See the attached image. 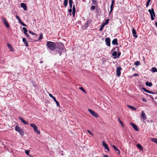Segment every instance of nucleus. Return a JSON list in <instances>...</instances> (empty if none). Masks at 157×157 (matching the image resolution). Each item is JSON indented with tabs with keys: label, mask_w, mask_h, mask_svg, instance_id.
<instances>
[{
	"label": "nucleus",
	"mask_w": 157,
	"mask_h": 157,
	"mask_svg": "<svg viewBox=\"0 0 157 157\" xmlns=\"http://www.w3.org/2000/svg\"><path fill=\"white\" fill-rule=\"evenodd\" d=\"M56 51L59 54L60 56L61 55L62 52H66L65 48L64 45L62 43L59 42L57 43V47Z\"/></svg>",
	"instance_id": "nucleus-1"
},
{
	"label": "nucleus",
	"mask_w": 157,
	"mask_h": 157,
	"mask_svg": "<svg viewBox=\"0 0 157 157\" xmlns=\"http://www.w3.org/2000/svg\"><path fill=\"white\" fill-rule=\"evenodd\" d=\"M47 47L51 51L55 50L56 46L54 42L48 41L47 43Z\"/></svg>",
	"instance_id": "nucleus-2"
},
{
	"label": "nucleus",
	"mask_w": 157,
	"mask_h": 157,
	"mask_svg": "<svg viewBox=\"0 0 157 157\" xmlns=\"http://www.w3.org/2000/svg\"><path fill=\"white\" fill-rule=\"evenodd\" d=\"M15 130L17 132L21 135L23 136L24 132L23 130L18 126L16 125L15 126Z\"/></svg>",
	"instance_id": "nucleus-3"
},
{
	"label": "nucleus",
	"mask_w": 157,
	"mask_h": 157,
	"mask_svg": "<svg viewBox=\"0 0 157 157\" xmlns=\"http://www.w3.org/2000/svg\"><path fill=\"white\" fill-rule=\"evenodd\" d=\"M30 126L33 128L34 131L37 134H39L40 133V132L37 129V126L33 123H32L30 124Z\"/></svg>",
	"instance_id": "nucleus-4"
},
{
	"label": "nucleus",
	"mask_w": 157,
	"mask_h": 157,
	"mask_svg": "<svg viewBox=\"0 0 157 157\" xmlns=\"http://www.w3.org/2000/svg\"><path fill=\"white\" fill-rule=\"evenodd\" d=\"M1 20L3 22L4 25L7 27L9 28L10 27L9 25V24L6 19L4 17H2L1 18Z\"/></svg>",
	"instance_id": "nucleus-5"
},
{
	"label": "nucleus",
	"mask_w": 157,
	"mask_h": 157,
	"mask_svg": "<svg viewBox=\"0 0 157 157\" xmlns=\"http://www.w3.org/2000/svg\"><path fill=\"white\" fill-rule=\"evenodd\" d=\"M149 13H150L151 16V19L152 20L154 19V17H155V12L153 9L151 10L149 9L148 10Z\"/></svg>",
	"instance_id": "nucleus-6"
},
{
	"label": "nucleus",
	"mask_w": 157,
	"mask_h": 157,
	"mask_svg": "<svg viewBox=\"0 0 157 157\" xmlns=\"http://www.w3.org/2000/svg\"><path fill=\"white\" fill-rule=\"evenodd\" d=\"M88 110L93 116L97 118L98 117V115L94 111L90 109H89Z\"/></svg>",
	"instance_id": "nucleus-7"
},
{
	"label": "nucleus",
	"mask_w": 157,
	"mask_h": 157,
	"mask_svg": "<svg viewBox=\"0 0 157 157\" xmlns=\"http://www.w3.org/2000/svg\"><path fill=\"white\" fill-rule=\"evenodd\" d=\"M121 68L120 67H117L116 70V75L117 76L119 77L121 75Z\"/></svg>",
	"instance_id": "nucleus-8"
},
{
	"label": "nucleus",
	"mask_w": 157,
	"mask_h": 157,
	"mask_svg": "<svg viewBox=\"0 0 157 157\" xmlns=\"http://www.w3.org/2000/svg\"><path fill=\"white\" fill-rule=\"evenodd\" d=\"M102 144L103 146L105 147V148L108 151H109V149L108 147V145L105 143L104 141H102Z\"/></svg>",
	"instance_id": "nucleus-9"
},
{
	"label": "nucleus",
	"mask_w": 157,
	"mask_h": 157,
	"mask_svg": "<svg viewBox=\"0 0 157 157\" xmlns=\"http://www.w3.org/2000/svg\"><path fill=\"white\" fill-rule=\"evenodd\" d=\"M121 55L120 52L118 53V55L117 54V52L116 51H114L112 55L115 56V58H117L119 57Z\"/></svg>",
	"instance_id": "nucleus-10"
},
{
	"label": "nucleus",
	"mask_w": 157,
	"mask_h": 157,
	"mask_svg": "<svg viewBox=\"0 0 157 157\" xmlns=\"http://www.w3.org/2000/svg\"><path fill=\"white\" fill-rule=\"evenodd\" d=\"M130 125L133 127V128L135 130H136V131H139V129L137 126L136 124L132 123H131Z\"/></svg>",
	"instance_id": "nucleus-11"
},
{
	"label": "nucleus",
	"mask_w": 157,
	"mask_h": 157,
	"mask_svg": "<svg viewBox=\"0 0 157 157\" xmlns=\"http://www.w3.org/2000/svg\"><path fill=\"white\" fill-rule=\"evenodd\" d=\"M19 120L24 124L28 125L29 123L28 122L24 120L22 118L19 117Z\"/></svg>",
	"instance_id": "nucleus-12"
},
{
	"label": "nucleus",
	"mask_w": 157,
	"mask_h": 157,
	"mask_svg": "<svg viewBox=\"0 0 157 157\" xmlns=\"http://www.w3.org/2000/svg\"><path fill=\"white\" fill-rule=\"evenodd\" d=\"M132 33L133 36L135 38L137 37V35H136V31L134 29H132Z\"/></svg>",
	"instance_id": "nucleus-13"
},
{
	"label": "nucleus",
	"mask_w": 157,
	"mask_h": 157,
	"mask_svg": "<svg viewBox=\"0 0 157 157\" xmlns=\"http://www.w3.org/2000/svg\"><path fill=\"white\" fill-rule=\"evenodd\" d=\"M110 39L109 38H106L105 39V41L107 46H109L110 45Z\"/></svg>",
	"instance_id": "nucleus-14"
},
{
	"label": "nucleus",
	"mask_w": 157,
	"mask_h": 157,
	"mask_svg": "<svg viewBox=\"0 0 157 157\" xmlns=\"http://www.w3.org/2000/svg\"><path fill=\"white\" fill-rule=\"evenodd\" d=\"M114 2H115L114 0H113L112 1L111 4V5L110 6L111 9H110V11L109 12L110 13L113 10V4L114 3Z\"/></svg>",
	"instance_id": "nucleus-15"
},
{
	"label": "nucleus",
	"mask_w": 157,
	"mask_h": 157,
	"mask_svg": "<svg viewBox=\"0 0 157 157\" xmlns=\"http://www.w3.org/2000/svg\"><path fill=\"white\" fill-rule=\"evenodd\" d=\"M21 6L25 10H27V6L24 3H21Z\"/></svg>",
	"instance_id": "nucleus-16"
},
{
	"label": "nucleus",
	"mask_w": 157,
	"mask_h": 157,
	"mask_svg": "<svg viewBox=\"0 0 157 157\" xmlns=\"http://www.w3.org/2000/svg\"><path fill=\"white\" fill-rule=\"evenodd\" d=\"M141 116L144 119H146V116L144 111H142Z\"/></svg>",
	"instance_id": "nucleus-17"
},
{
	"label": "nucleus",
	"mask_w": 157,
	"mask_h": 157,
	"mask_svg": "<svg viewBox=\"0 0 157 157\" xmlns=\"http://www.w3.org/2000/svg\"><path fill=\"white\" fill-rule=\"evenodd\" d=\"M22 29H23V30L24 31V33L25 34V35H26L27 36H29L28 35V34L27 33L28 31H27V29H26V28H25V27H23Z\"/></svg>",
	"instance_id": "nucleus-18"
},
{
	"label": "nucleus",
	"mask_w": 157,
	"mask_h": 157,
	"mask_svg": "<svg viewBox=\"0 0 157 157\" xmlns=\"http://www.w3.org/2000/svg\"><path fill=\"white\" fill-rule=\"evenodd\" d=\"M7 47L11 51H13L14 49L12 48V45L10 44H7Z\"/></svg>",
	"instance_id": "nucleus-19"
},
{
	"label": "nucleus",
	"mask_w": 157,
	"mask_h": 157,
	"mask_svg": "<svg viewBox=\"0 0 157 157\" xmlns=\"http://www.w3.org/2000/svg\"><path fill=\"white\" fill-rule=\"evenodd\" d=\"M117 39H115L112 41V43L113 44L118 45L117 43Z\"/></svg>",
	"instance_id": "nucleus-20"
},
{
	"label": "nucleus",
	"mask_w": 157,
	"mask_h": 157,
	"mask_svg": "<svg viewBox=\"0 0 157 157\" xmlns=\"http://www.w3.org/2000/svg\"><path fill=\"white\" fill-rule=\"evenodd\" d=\"M22 41L23 42H24V43L26 46L27 47L28 46V42L26 41V39L25 38H23L22 39Z\"/></svg>",
	"instance_id": "nucleus-21"
},
{
	"label": "nucleus",
	"mask_w": 157,
	"mask_h": 157,
	"mask_svg": "<svg viewBox=\"0 0 157 157\" xmlns=\"http://www.w3.org/2000/svg\"><path fill=\"white\" fill-rule=\"evenodd\" d=\"M157 71V69L155 67H153L151 68V71H152L153 73L155 72H156Z\"/></svg>",
	"instance_id": "nucleus-22"
},
{
	"label": "nucleus",
	"mask_w": 157,
	"mask_h": 157,
	"mask_svg": "<svg viewBox=\"0 0 157 157\" xmlns=\"http://www.w3.org/2000/svg\"><path fill=\"white\" fill-rule=\"evenodd\" d=\"M112 147L114 148V150L116 151H118V153L120 154V151L118 148L116 147L114 145L112 146Z\"/></svg>",
	"instance_id": "nucleus-23"
},
{
	"label": "nucleus",
	"mask_w": 157,
	"mask_h": 157,
	"mask_svg": "<svg viewBox=\"0 0 157 157\" xmlns=\"http://www.w3.org/2000/svg\"><path fill=\"white\" fill-rule=\"evenodd\" d=\"M151 141L156 143L157 144V139L155 138H152L151 139Z\"/></svg>",
	"instance_id": "nucleus-24"
},
{
	"label": "nucleus",
	"mask_w": 157,
	"mask_h": 157,
	"mask_svg": "<svg viewBox=\"0 0 157 157\" xmlns=\"http://www.w3.org/2000/svg\"><path fill=\"white\" fill-rule=\"evenodd\" d=\"M109 19H107L105 21V22H104L103 23V25H105L108 24V23L109 22Z\"/></svg>",
	"instance_id": "nucleus-25"
},
{
	"label": "nucleus",
	"mask_w": 157,
	"mask_h": 157,
	"mask_svg": "<svg viewBox=\"0 0 157 157\" xmlns=\"http://www.w3.org/2000/svg\"><path fill=\"white\" fill-rule=\"evenodd\" d=\"M127 106L130 108V109H132L135 110H136V108H135L134 107L132 106L129 105H127Z\"/></svg>",
	"instance_id": "nucleus-26"
},
{
	"label": "nucleus",
	"mask_w": 157,
	"mask_h": 157,
	"mask_svg": "<svg viewBox=\"0 0 157 157\" xmlns=\"http://www.w3.org/2000/svg\"><path fill=\"white\" fill-rule=\"evenodd\" d=\"M143 89L145 92H146L147 93H151V94H152V92H151L149 91V90L146 89L145 88H143Z\"/></svg>",
	"instance_id": "nucleus-27"
},
{
	"label": "nucleus",
	"mask_w": 157,
	"mask_h": 157,
	"mask_svg": "<svg viewBox=\"0 0 157 157\" xmlns=\"http://www.w3.org/2000/svg\"><path fill=\"white\" fill-rule=\"evenodd\" d=\"M146 85L147 86L150 87L152 86V83L151 82H146Z\"/></svg>",
	"instance_id": "nucleus-28"
},
{
	"label": "nucleus",
	"mask_w": 157,
	"mask_h": 157,
	"mask_svg": "<svg viewBox=\"0 0 157 157\" xmlns=\"http://www.w3.org/2000/svg\"><path fill=\"white\" fill-rule=\"evenodd\" d=\"M68 3V0H64V5L65 7L67 6Z\"/></svg>",
	"instance_id": "nucleus-29"
},
{
	"label": "nucleus",
	"mask_w": 157,
	"mask_h": 157,
	"mask_svg": "<svg viewBox=\"0 0 157 157\" xmlns=\"http://www.w3.org/2000/svg\"><path fill=\"white\" fill-rule=\"evenodd\" d=\"M140 64V62L139 61H137L135 62L134 65L136 66H138Z\"/></svg>",
	"instance_id": "nucleus-30"
},
{
	"label": "nucleus",
	"mask_w": 157,
	"mask_h": 157,
	"mask_svg": "<svg viewBox=\"0 0 157 157\" xmlns=\"http://www.w3.org/2000/svg\"><path fill=\"white\" fill-rule=\"evenodd\" d=\"M137 146L138 148L140 149L141 150H143V147H142L141 145L140 144H138L137 145Z\"/></svg>",
	"instance_id": "nucleus-31"
},
{
	"label": "nucleus",
	"mask_w": 157,
	"mask_h": 157,
	"mask_svg": "<svg viewBox=\"0 0 157 157\" xmlns=\"http://www.w3.org/2000/svg\"><path fill=\"white\" fill-rule=\"evenodd\" d=\"M30 151L29 150H25V153L26 155L29 156V153Z\"/></svg>",
	"instance_id": "nucleus-32"
},
{
	"label": "nucleus",
	"mask_w": 157,
	"mask_h": 157,
	"mask_svg": "<svg viewBox=\"0 0 157 157\" xmlns=\"http://www.w3.org/2000/svg\"><path fill=\"white\" fill-rule=\"evenodd\" d=\"M105 26V25H104L102 24L100 28V30L101 31H102L103 30V28Z\"/></svg>",
	"instance_id": "nucleus-33"
},
{
	"label": "nucleus",
	"mask_w": 157,
	"mask_h": 157,
	"mask_svg": "<svg viewBox=\"0 0 157 157\" xmlns=\"http://www.w3.org/2000/svg\"><path fill=\"white\" fill-rule=\"evenodd\" d=\"M118 121H119V122H120V123L121 125H122V126L123 127H124V125H123V123L120 120L119 118H118Z\"/></svg>",
	"instance_id": "nucleus-34"
},
{
	"label": "nucleus",
	"mask_w": 157,
	"mask_h": 157,
	"mask_svg": "<svg viewBox=\"0 0 157 157\" xmlns=\"http://www.w3.org/2000/svg\"><path fill=\"white\" fill-rule=\"evenodd\" d=\"M151 0H148V1H147V4H146V6L147 7H148L149 5V3L151 2Z\"/></svg>",
	"instance_id": "nucleus-35"
},
{
	"label": "nucleus",
	"mask_w": 157,
	"mask_h": 157,
	"mask_svg": "<svg viewBox=\"0 0 157 157\" xmlns=\"http://www.w3.org/2000/svg\"><path fill=\"white\" fill-rule=\"evenodd\" d=\"M87 132L91 136H93L94 135L93 133L92 132H91L89 130H87Z\"/></svg>",
	"instance_id": "nucleus-36"
},
{
	"label": "nucleus",
	"mask_w": 157,
	"mask_h": 157,
	"mask_svg": "<svg viewBox=\"0 0 157 157\" xmlns=\"http://www.w3.org/2000/svg\"><path fill=\"white\" fill-rule=\"evenodd\" d=\"M79 89L81 90H82L85 93H86L85 90L82 87H80L79 88Z\"/></svg>",
	"instance_id": "nucleus-37"
},
{
	"label": "nucleus",
	"mask_w": 157,
	"mask_h": 157,
	"mask_svg": "<svg viewBox=\"0 0 157 157\" xmlns=\"http://www.w3.org/2000/svg\"><path fill=\"white\" fill-rule=\"evenodd\" d=\"M43 37V34L42 33H41L40 35V36L39 37V39L41 40Z\"/></svg>",
	"instance_id": "nucleus-38"
},
{
	"label": "nucleus",
	"mask_w": 157,
	"mask_h": 157,
	"mask_svg": "<svg viewBox=\"0 0 157 157\" xmlns=\"http://www.w3.org/2000/svg\"><path fill=\"white\" fill-rule=\"evenodd\" d=\"M56 103V104L57 106L59 107V104L58 101L57 100L56 101H55Z\"/></svg>",
	"instance_id": "nucleus-39"
},
{
	"label": "nucleus",
	"mask_w": 157,
	"mask_h": 157,
	"mask_svg": "<svg viewBox=\"0 0 157 157\" xmlns=\"http://www.w3.org/2000/svg\"><path fill=\"white\" fill-rule=\"evenodd\" d=\"M95 6H91L90 9L92 10H94L95 9Z\"/></svg>",
	"instance_id": "nucleus-40"
},
{
	"label": "nucleus",
	"mask_w": 157,
	"mask_h": 157,
	"mask_svg": "<svg viewBox=\"0 0 157 157\" xmlns=\"http://www.w3.org/2000/svg\"><path fill=\"white\" fill-rule=\"evenodd\" d=\"M29 33H30V34H31L32 35H36L33 32H32V31H31L30 30L29 31Z\"/></svg>",
	"instance_id": "nucleus-41"
},
{
	"label": "nucleus",
	"mask_w": 157,
	"mask_h": 157,
	"mask_svg": "<svg viewBox=\"0 0 157 157\" xmlns=\"http://www.w3.org/2000/svg\"><path fill=\"white\" fill-rule=\"evenodd\" d=\"M73 2H69V4L70 5V6L71 8H72V4Z\"/></svg>",
	"instance_id": "nucleus-42"
},
{
	"label": "nucleus",
	"mask_w": 157,
	"mask_h": 157,
	"mask_svg": "<svg viewBox=\"0 0 157 157\" xmlns=\"http://www.w3.org/2000/svg\"><path fill=\"white\" fill-rule=\"evenodd\" d=\"M142 100L144 102H147V100L145 98H143Z\"/></svg>",
	"instance_id": "nucleus-43"
},
{
	"label": "nucleus",
	"mask_w": 157,
	"mask_h": 157,
	"mask_svg": "<svg viewBox=\"0 0 157 157\" xmlns=\"http://www.w3.org/2000/svg\"><path fill=\"white\" fill-rule=\"evenodd\" d=\"M72 10L71 9V8H70V9H69L68 10V11L69 12V13H71V12H72ZM70 15H71V13L70 14Z\"/></svg>",
	"instance_id": "nucleus-44"
},
{
	"label": "nucleus",
	"mask_w": 157,
	"mask_h": 157,
	"mask_svg": "<svg viewBox=\"0 0 157 157\" xmlns=\"http://www.w3.org/2000/svg\"><path fill=\"white\" fill-rule=\"evenodd\" d=\"M72 11H75V6L74 5L73 6L72 8Z\"/></svg>",
	"instance_id": "nucleus-45"
},
{
	"label": "nucleus",
	"mask_w": 157,
	"mask_h": 157,
	"mask_svg": "<svg viewBox=\"0 0 157 157\" xmlns=\"http://www.w3.org/2000/svg\"><path fill=\"white\" fill-rule=\"evenodd\" d=\"M49 96L51 97L52 98L54 96H53L51 94H49Z\"/></svg>",
	"instance_id": "nucleus-46"
},
{
	"label": "nucleus",
	"mask_w": 157,
	"mask_h": 157,
	"mask_svg": "<svg viewBox=\"0 0 157 157\" xmlns=\"http://www.w3.org/2000/svg\"><path fill=\"white\" fill-rule=\"evenodd\" d=\"M75 11H72V14H73V17L75 16Z\"/></svg>",
	"instance_id": "nucleus-47"
},
{
	"label": "nucleus",
	"mask_w": 157,
	"mask_h": 157,
	"mask_svg": "<svg viewBox=\"0 0 157 157\" xmlns=\"http://www.w3.org/2000/svg\"><path fill=\"white\" fill-rule=\"evenodd\" d=\"M52 98L53 99L54 101H56V100L55 97L54 96H53Z\"/></svg>",
	"instance_id": "nucleus-48"
},
{
	"label": "nucleus",
	"mask_w": 157,
	"mask_h": 157,
	"mask_svg": "<svg viewBox=\"0 0 157 157\" xmlns=\"http://www.w3.org/2000/svg\"><path fill=\"white\" fill-rule=\"evenodd\" d=\"M16 17L17 19V20H20V18H19V17H18V16H17V15H16Z\"/></svg>",
	"instance_id": "nucleus-49"
},
{
	"label": "nucleus",
	"mask_w": 157,
	"mask_h": 157,
	"mask_svg": "<svg viewBox=\"0 0 157 157\" xmlns=\"http://www.w3.org/2000/svg\"><path fill=\"white\" fill-rule=\"evenodd\" d=\"M138 76V75L136 73L134 74L133 75V76Z\"/></svg>",
	"instance_id": "nucleus-50"
},
{
	"label": "nucleus",
	"mask_w": 157,
	"mask_h": 157,
	"mask_svg": "<svg viewBox=\"0 0 157 157\" xmlns=\"http://www.w3.org/2000/svg\"><path fill=\"white\" fill-rule=\"evenodd\" d=\"M22 25L24 26H26V25L23 23L21 24Z\"/></svg>",
	"instance_id": "nucleus-51"
},
{
	"label": "nucleus",
	"mask_w": 157,
	"mask_h": 157,
	"mask_svg": "<svg viewBox=\"0 0 157 157\" xmlns=\"http://www.w3.org/2000/svg\"><path fill=\"white\" fill-rule=\"evenodd\" d=\"M18 21H19V22L21 24H22L23 23V22H22L21 21L20 19V20H18Z\"/></svg>",
	"instance_id": "nucleus-52"
},
{
	"label": "nucleus",
	"mask_w": 157,
	"mask_h": 157,
	"mask_svg": "<svg viewBox=\"0 0 157 157\" xmlns=\"http://www.w3.org/2000/svg\"><path fill=\"white\" fill-rule=\"evenodd\" d=\"M104 157H108V156L107 155H105L104 156Z\"/></svg>",
	"instance_id": "nucleus-53"
},
{
	"label": "nucleus",
	"mask_w": 157,
	"mask_h": 157,
	"mask_svg": "<svg viewBox=\"0 0 157 157\" xmlns=\"http://www.w3.org/2000/svg\"><path fill=\"white\" fill-rule=\"evenodd\" d=\"M69 2H73L72 0H69Z\"/></svg>",
	"instance_id": "nucleus-54"
},
{
	"label": "nucleus",
	"mask_w": 157,
	"mask_h": 157,
	"mask_svg": "<svg viewBox=\"0 0 157 157\" xmlns=\"http://www.w3.org/2000/svg\"><path fill=\"white\" fill-rule=\"evenodd\" d=\"M43 63V62L42 61H40V63Z\"/></svg>",
	"instance_id": "nucleus-55"
}]
</instances>
